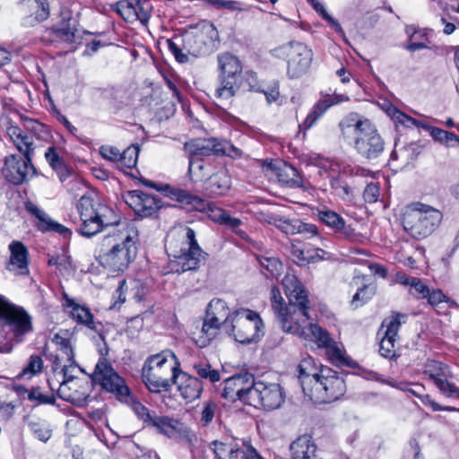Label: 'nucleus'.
Wrapping results in <instances>:
<instances>
[{
    "instance_id": "bb28decb",
    "label": "nucleus",
    "mask_w": 459,
    "mask_h": 459,
    "mask_svg": "<svg viewBox=\"0 0 459 459\" xmlns=\"http://www.w3.org/2000/svg\"><path fill=\"white\" fill-rule=\"evenodd\" d=\"M178 389L181 396L186 402H193L201 396L203 392V383L198 377L184 373L181 370L177 379Z\"/></svg>"
},
{
    "instance_id": "aec40b11",
    "label": "nucleus",
    "mask_w": 459,
    "mask_h": 459,
    "mask_svg": "<svg viewBox=\"0 0 459 459\" xmlns=\"http://www.w3.org/2000/svg\"><path fill=\"white\" fill-rule=\"evenodd\" d=\"M385 112L395 124H400L407 127H411L412 126L417 127L420 126L426 129L429 132L433 139L439 142L440 143L450 145L451 143H455L459 144V136H457L455 134L445 131L438 127L423 125L413 117L402 112L393 105H388Z\"/></svg>"
},
{
    "instance_id": "c9c22d12",
    "label": "nucleus",
    "mask_w": 459,
    "mask_h": 459,
    "mask_svg": "<svg viewBox=\"0 0 459 459\" xmlns=\"http://www.w3.org/2000/svg\"><path fill=\"white\" fill-rule=\"evenodd\" d=\"M220 327L219 325L205 317L202 329L198 333H194L195 343L201 348L206 347L216 336Z\"/></svg>"
},
{
    "instance_id": "9b49d317",
    "label": "nucleus",
    "mask_w": 459,
    "mask_h": 459,
    "mask_svg": "<svg viewBox=\"0 0 459 459\" xmlns=\"http://www.w3.org/2000/svg\"><path fill=\"white\" fill-rule=\"evenodd\" d=\"M185 149L190 155L188 172L195 177L200 175L204 170H209L210 165L199 160L198 157L210 156L212 154L232 155L238 154L239 150L228 142H220L215 138L194 139L185 143Z\"/></svg>"
},
{
    "instance_id": "f3484780",
    "label": "nucleus",
    "mask_w": 459,
    "mask_h": 459,
    "mask_svg": "<svg viewBox=\"0 0 459 459\" xmlns=\"http://www.w3.org/2000/svg\"><path fill=\"white\" fill-rule=\"evenodd\" d=\"M284 402L281 386L276 383L254 381L249 391L248 404L254 407H263L265 410L279 408Z\"/></svg>"
},
{
    "instance_id": "393cba45",
    "label": "nucleus",
    "mask_w": 459,
    "mask_h": 459,
    "mask_svg": "<svg viewBox=\"0 0 459 459\" xmlns=\"http://www.w3.org/2000/svg\"><path fill=\"white\" fill-rule=\"evenodd\" d=\"M210 169L208 170V172ZM207 170H204L200 175H204L202 179L200 177H195L204 182V190L206 195L212 197H217L226 194L231 186V178L228 170L224 167L217 168L209 177L205 178Z\"/></svg>"
},
{
    "instance_id": "4468645a",
    "label": "nucleus",
    "mask_w": 459,
    "mask_h": 459,
    "mask_svg": "<svg viewBox=\"0 0 459 459\" xmlns=\"http://www.w3.org/2000/svg\"><path fill=\"white\" fill-rule=\"evenodd\" d=\"M263 322L259 315L247 308H240L231 313L230 322L225 329L241 343H249L260 337Z\"/></svg>"
},
{
    "instance_id": "f704fd0d",
    "label": "nucleus",
    "mask_w": 459,
    "mask_h": 459,
    "mask_svg": "<svg viewBox=\"0 0 459 459\" xmlns=\"http://www.w3.org/2000/svg\"><path fill=\"white\" fill-rule=\"evenodd\" d=\"M276 175L279 182L288 187L298 188L303 186V178L298 170L288 163L280 166Z\"/></svg>"
},
{
    "instance_id": "ddd939ff",
    "label": "nucleus",
    "mask_w": 459,
    "mask_h": 459,
    "mask_svg": "<svg viewBox=\"0 0 459 459\" xmlns=\"http://www.w3.org/2000/svg\"><path fill=\"white\" fill-rule=\"evenodd\" d=\"M100 358L95 366V369L91 375L92 380L99 384L102 389L111 393L119 402L126 400L131 392L126 381L113 368L110 362L105 358L108 353L107 343L104 347L99 349Z\"/></svg>"
},
{
    "instance_id": "39448f33",
    "label": "nucleus",
    "mask_w": 459,
    "mask_h": 459,
    "mask_svg": "<svg viewBox=\"0 0 459 459\" xmlns=\"http://www.w3.org/2000/svg\"><path fill=\"white\" fill-rule=\"evenodd\" d=\"M180 364L175 353L169 350L152 355L145 360L142 377L151 392L168 390L178 379Z\"/></svg>"
},
{
    "instance_id": "1a4fd4ad",
    "label": "nucleus",
    "mask_w": 459,
    "mask_h": 459,
    "mask_svg": "<svg viewBox=\"0 0 459 459\" xmlns=\"http://www.w3.org/2000/svg\"><path fill=\"white\" fill-rule=\"evenodd\" d=\"M218 85L214 91L215 99L221 103L231 100L242 82V64L238 56L223 52L217 56Z\"/></svg>"
},
{
    "instance_id": "3c124183",
    "label": "nucleus",
    "mask_w": 459,
    "mask_h": 459,
    "mask_svg": "<svg viewBox=\"0 0 459 459\" xmlns=\"http://www.w3.org/2000/svg\"><path fill=\"white\" fill-rule=\"evenodd\" d=\"M217 415H219V406L217 403L212 400L206 401L203 404L200 422L204 427L208 426Z\"/></svg>"
},
{
    "instance_id": "79ce46f5",
    "label": "nucleus",
    "mask_w": 459,
    "mask_h": 459,
    "mask_svg": "<svg viewBox=\"0 0 459 459\" xmlns=\"http://www.w3.org/2000/svg\"><path fill=\"white\" fill-rule=\"evenodd\" d=\"M255 452V449L247 441L236 440L232 446V452L225 459H249Z\"/></svg>"
},
{
    "instance_id": "b1692460",
    "label": "nucleus",
    "mask_w": 459,
    "mask_h": 459,
    "mask_svg": "<svg viewBox=\"0 0 459 459\" xmlns=\"http://www.w3.org/2000/svg\"><path fill=\"white\" fill-rule=\"evenodd\" d=\"M124 199L126 204L141 217L152 216L161 207L160 199L141 190L127 192Z\"/></svg>"
},
{
    "instance_id": "6e6d98bb",
    "label": "nucleus",
    "mask_w": 459,
    "mask_h": 459,
    "mask_svg": "<svg viewBox=\"0 0 459 459\" xmlns=\"http://www.w3.org/2000/svg\"><path fill=\"white\" fill-rule=\"evenodd\" d=\"M375 295V287L365 285L359 289L352 297L351 304L358 307L368 301Z\"/></svg>"
},
{
    "instance_id": "72a5a7b5",
    "label": "nucleus",
    "mask_w": 459,
    "mask_h": 459,
    "mask_svg": "<svg viewBox=\"0 0 459 459\" xmlns=\"http://www.w3.org/2000/svg\"><path fill=\"white\" fill-rule=\"evenodd\" d=\"M149 427L154 428L160 433L171 437L181 432L183 424L173 418L154 415Z\"/></svg>"
},
{
    "instance_id": "052dcab7",
    "label": "nucleus",
    "mask_w": 459,
    "mask_h": 459,
    "mask_svg": "<svg viewBox=\"0 0 459 459\" xmlns=\"http://www.w3.org/2000/svg\"><path fill=\"white\" fill-rule=\"evenodd\" d=\"M135 9L137 21L143 25H146L151 18L152 14V5L149 1H140L137 0L135 2Z\"/></svg>"
},
{
    "instance_id": "6e6552de",
    "label": "nucleus",
    "mask_w": 459,
    "mask_h": 459,
    "mask_svg": "<svg viewBox=\"0 0 459 459\" xmlns=\"http://www.w3.org/2000/svg\"><path fill=\"white\" fill-rule=\"evenodd\" d=\"M77 208L82 221L79 231L84 237L94 236L108 227L118 228L122 223L113 209L100 203H94L89 197L82 196Z\"/></svg>"
},
{
    "instance_id": "13d9d810",
    "label": "nucleus",
    "mask_w": 459,
    "mask_h": 459,
    "mask_svg": "<svg viewBox=\"0 0 459 459\" xmlns=\"http://www.w3.org/2000/svg\"><path fill=\"white\" fill-rule=\"evenodd\" d=\"M326 352L329 359L335 364H346L347 358L342 349L337 344L334 340L326 348Z\"/></svg>"
},
{
    "instance_id": "7ed1b4c3",
    "label": "nucleus",
    "mask_w": 459,
    "mask_h": 459,
    "mask_svg": "<svg viewBox=\"0 0 459 459\" xmlns=\"http://www.w3.org/2000/svg\"><path fill=\"white\" fill-rule=\"evenodd\" d=\"M289 303L285 304L279 289L271 290L272 308L280 321L281 327L284 321L306 320L309 310L307 294L297 276L287 273L281 281Z\"/></svg>"
},
{
    "instance_id": "423d86ee",
    "label": "nucleus",
    "mask_w": 459,
    "mask_h": 459,
    "mask_svg": "<svg viewBox=\"0 0 459 459\" xmlns=\"http://www.w3.org/2000/svg\"><path fill=\"white\" fill-rule=\"evenodd\" d=\"M6 134L13 141L17 149L25 156L23 160L18 155H10L4 160V167L2 169V174L5 179L13 184L20 185L26 179L29 169L35 172L31 164L30 153L33 152L32 139L24 134L21 128L16 126H9L6 129Z\"/></svg>"
},
{
    "instance_id": "412c9836",
    "label": "nucleus",
    "mask_w": 459,
    "mask_h": 459,
    "mask_svg": "<svg viewBox=\"0 0 459 459\" xmlns=\"http://www.w3.org/2000/svg\"><path fill=\"white\" fill-rule=\"evenodd\" d=\"M254 381V376L247 372L234 375L223 381L221 396L232 402L240 400L248 404L249 391Z\"/></svg>"
},
{
    "instance_id": "603ef678",
    "label": "nucleus",
    "mask_w": 459,
    "mask_h": 459,
    "mask_svg": "<svg viewBox=\"0 0 459 459\" xmlns=\"http://www.w3.org/2000/svg\"><path fill=\"white\" fill-rule=\"evenodd\" d=\"M175 200L185 203L187 204H191L193 208L198 211H202L204 209L205 201L198 196H195L190 195L187 191L183 189H178L176 191Z\"/></svg>"
},
{
    "instance_id": "4c0bfd02",
    "label": "nucleus",
    "mask_w": 459,
    "mask_h": 459,
    "mask_svg": "<svg viewBox=\"0 0 459 459\" xmlns=\"http://www.w3.org/2000/svg\"><path fill=\"white\" fill-rule=\"evenodd\" d=\"M77 20L71 16H64L58 28L56 30V36L62 40L74 43L76 41Z\"/></svg>"
},
{
    "instance_id": "2eb2a0df",
    "label": "nucleus",
    "mask_w": 459,
    "mask_h": 459,
    "mask_svg": "<svg viewBox=\"0 0 459 459\" xmlns=\"http://www.w3.org/2000/svg\"><path fill=\"white\" fill-rule=\"evenodd\" d=\"M275 56L287 62V74L290 78H299L305 74L312 63L313 52L305 44L292 41L274 50Z\"/></svg>"
},
{
    "instance_id": "4be33fe9",
    "label": "nucleus",
    "mask_w": 459,
    "mask_h": 459,
    "mask_svg": "<svg viewBox=\"0 0 459 459\" xmlns=\"http://www.w3.org/2000/svg\"><path fill=\"white\" fill-rule=\"evenodd\" d=\"M10 255L5 264V269L14 277H27L30 275V255L25 245L13 240L8 247Z\"/></svg>"
},
{
    "instance_id": "0eeeda50",
    "label": "nucleus",
    "mask_w": 459,
    "mask_h": 459,
    "mask_svg": "<svg viewBox=\"0 0 459 459\" xmlns=\"http://www.w3.org/2000/svg\"><path fill=\"white\" fill-rule=\"evenodd\" d=\"M2 328L7 329L10 340L2 345L3 352H11L13 347L22 343L26 336L34 332L33 317L22 306L2 296Z\"/></svg>"
},
{
    "instance_id": "5701e85b",
    "label": "nucleus",
    "mask_w": 459,
    "mask_h": 459,
    "mask_svg": "<svg viewBox=\"0 0 459 459\" xmlns=\"http://www.w3.org/2000/svg\"><path fill=\"white\" fill-rule=\"evenodd\" d=\"M406 316L400 313L393 314L389 318L383 321L382 326H385L384 336L380 342L379 351L385 358L393 359L396 356V342L398 331Z\"/></svg>"
},
{
    "instance_id": "a19ab883",
    "label": "nucleus",
    "mask_w": 459,
    "mask_h": 459,
    "mask_svg": "<svg viewBox=\"0 0 459 459\" xmlns=\"http://www.w3.org/2000/svg\"><path fill=\"white\" fill-rule=\"evenodd\" d=\"M192 368L195 375L211 383L218 382L221 379L220 372L217 369H212L206 361L195 362Z\"/></svg>"
},
{
    "instance_id": "37998d69",
    "label": "nucleus",
    "mask_w": 459,
    "mask_h": 459,
    "mask_svg": "<svg viewBox=\"0 0 459 459\" xmlns=\"http://www.w3.org/2000/svg\"><path fill=\"white\" fill-rule=\"evenodd\" d=\"M184 46L194 56H200L207 52V46L201 35H188L184 39Z\"/></svg>"
},
{
    "instance_id": "49530a36",
    "label": "nucleus",
    "mask_w": 459,
    "mask_h": 459,
    "mask_svg": "<svg viewBox=\"0 0 459 459\" xmlns=\"http://www.w3.org/2000/svg\"><path fill=\"white\" fill-rule=\"evenodd\" d=\"M139 147L132 145L120 153L117 168L132 169L136 165Z\"/></svg>"
},
{
    "instance_id": "8fccbe9b",
    "label": "nucleus",
    "mask_w": 459,
    "mask_h": 459,
    "mask_svg": "<svg viewBox=\"0 0 459 459\" xmlns=\"http://www.w3.org/2000/svg\"><path fill=\"white\" fill-rule=\"evenodd\" d=\"M18 392L20 394H27L28 399L31 402H35L36 404H45V403L53 404L56 401L54 395L49 396V395L44 394L41 392L40 388H39V387L32 388L30 391L23 387H20L18 389Z\"/></svg>"
},
{
    "instance_id": "e2e57ef3",
    "label": "nucleus",
    "mask_w": 459,
    "mask_h": 459,
    "mask_svg": "<svg viewBox=\"0 0 459 459\" xmlns=\"http://www.w3.org/2000/svg\"><path fill=\"white\" fill-rule=\"evenodd\" d=\"M43 368V360L39 355H31L30 357V360L28 365L24 368L20 376H25L30 374V376L36 375L42 370Z\"/></svg>"
},
{
    "instance_id": "473e14b6",
    "label": "nucleus",
    "mask_w": 459,
    "mask_h": 459,
    "mask_svg": "<svg viewBox=\"0 0 459 459\" xmlns=\"http://www.w3.org/2000/svg\"><path fill=\"white\" fill-rule=\"evenodd\" d=\"M299 378L305 394L315 383L316 378H317L320 374V369L316 368L313 358L307 357L300 361L299 365Z\"/></svg>"
},
{
    "instance_id": "c85d7f7f",
    "label": "nucleus",
    "mask_w": 459,
    "mask_h": 459,
    "mask_svg": "<svg viewBox=\"0 0 459 459\" xmlns=\"http://www.w3.org/2000/svg\"><path fill=\"white\" fill-rule=\"evenodd\" d=\"M291 459H316V446L308 435L295 439L290 446Z\"/></svg>"
},
{
    "instance_id": "20e7f679",
    "label": "nucleus",
    "mask_w": 459,
    "mask_h": 459,
    "mask_svg": "<svg viewBox=\"0 0 459 459\" xmlns=\"http://www.w3.org/2000/svg\"><path fill=\"white\" fill-rule=\"evenodd\" d=\"M166 249L170 257L169 266L173 273H182L196 270L204 260L205 253L199 247L193 229H182L177 238H172Z\"/></svg>"
},
{
    "instance_id": "864d4df0",
    "label": "nucleus",
    "mask_w": 459,
    "mask_h": 459,
    "mask_svg": "<svg viewBox=\"0 0 459 459\" xmlns=\"http://www.w3.org/2000/svg\"><path fill=\"white\" fill-rule=\"evenodd\" d=\"M309 2L313 8L316 10V12L327 22L330 23V25L340 34H344V31L341 26V24L338 22L337 20L333 18L325 8L324 4L320 3L318 0H307Z\"/></svg>"
},
{
    "instance_id": "de8ad7c7",
    "label": "nucleus",
    "mask_w": 459,
    "mask_h": 459,
    "mask_svg": "<svg viewBox=\"0 0 459 459\" xmlns=\"http://www.w3.org/2000/svg\"><path fill=\"white\" fill-rule=\"evenodd\" d=\"M52 342L67 356L68 361L74 362V354L67 332H59L56 333Z\"/></svg>"
},
{
    "instance_id": "338daca9",
    "label": "nucleus",
    "mask_w": 459,
    "mask_h": 459,
    "mask_svg": "<svg viewBox=\"0 0 459 459\" xmlns=\"http://www.w3.org/2000/svg\"><path fill=\"white\" fill-rule=\"evenodd\" d=\"M379 196V186L377 184H368L364 192L363 198L367 203H376Z\"/></svg>"
},
{
    "instance_id": "5fc2aeb1",
    "label": "nucleus",
    "mask_w": 459,
    "mask_h": 459,
    "mask_svg": "<svg viewBox=\"0 0 459 459\" xmlns=\"http://www.w3.org/2000/svg\"><path fill=\"white\" fill-rule=\"evenodd\" d=\"M261 266L268 272L266 277H278L283 265L278 258L263 256L259 259Z\"/></svg>"
},
{
    "instance_id": "2f4dec72",
    "label": "nucleus",
    "mask_w": 459,
    "mask_h": 459,
    "mask_svg": "<svg viewBox=\"0 0 459 459\" xmlns=\"http://www.w3.org/2000/svg\"><path fill=\"white\" fill-rule=\"evenodd\" d=\"M319 220L349 238L354 239L356 234L351 227L345 226L344 220L335 212L325 209L318 212Z\"/></svg>"
},
{
    "instance_id": "bf43d9fd",
    "label": "nucleus",
    "mask_w": 459,
    "mask_h": 459,
    "mask_svg": "<svg viewBox=\"0 0 459 459\" xmlns=\"http://www.w3.org/2000/svg\"><path fill=\"white\" fill-rule=\"evenodd\" d=\"M235 442L236 440L229 443L215 440L211 443L210 446L218 459H225L232 452V446Z\"/></svg>"
},
{
    "instance_id": "c756f323",
    "label": "nucleus",
    "mask_w": 459,
    "mask_h": 459,
    "mask_svg": "<svg viewBox=\"0 0 459 459\" xmlns=\"http://www.w3.org/2000/svg\"><path fill=\"white\" fill-rule=\"evenodd\" d=\"M205 317L220 326L223 325L224 329H226L228 323L230 322L231 314L230 313V308L224 300L221 299H213L207 306Z\"/></svg>"
},
{
    "instance_id": "69168bd1",
    "label": "nucleus",
    "mask_w": 459,
    "mask_h": 459,
    "mask_svg": "<svg viewBox=\"0 0 459 459\" xmlns=\"http://www.w3.org/2000/svg\"><path fill=\"white\" fill-rule=\"evenodd\" d=\"M45 158L53 169L65 163L54 146H49L46 150Z\"/></svg>"
},
{
    "instance_id": "cd10ccee",
    "label": "nucleus",
    "mask_w": 459,
    "mask_h": 459,
    "mask_svg": "<svg viewBox=\"0 0 459 459\" xmlns=\"http://www.w3.org/2000/svg\"><path fill=\"white\" fill-rule=\"evenodd\" d=\"M349 100V97L343 94L329 95L320 100L307 116L303 125L306 128H310L316 120L332 106Z\"/></svg>"
},
{
    "instance_id": "a18cd8bd",
    "label": "nucleus",
    "mask_w": 459,
    "mask_h": 459,
    "mask_svg": "<svg viewBox=\"0 0 459 459\" xmlns=\"http://www.w3.org/2000/svg\"><path fill=\"white\" fill-rule=\"evenodd\" d=\"M34 2L38 4L39 10H38L35 16L29 15L23 19L22 25L25 27H33L48 19L49 15V7L46 0H34Z\"/></svg>"
},
{
    "instance_id": "774afa93",
    "label": "nucleus",
    "mask_w": 459,
    "mask_h": 459,
    "mask_svg": "<svg viewBox=\"0 0 459 459\" xmlns=\"http://www.w3.org/2000/svg\"><path fill=\"white\" fill-rule=\"evenodd\" d=\"M100 153L101 156L110 161H117L118 163L120 152L114 146H101L100 148Z\"/></svg>"
},
{
    "instance_id": "58836bf2",
    "label": "nucleus",
    "mask_w": 459,
    "mask_h": 459,
    "mask_svg": "<svg viewBox=\"0 0 459 459\" xmlns=\"http://www.w3.org/2000/svg\"><path fill=\"white\" fill-rule=\"evenodd\" d=\"M28 426L34 437L43 443H47L52 437L53 429L46 420L30 418Z\"/></svg>"
},
{
    "instance_id": "09e8293b",
    "label": "nucleus",
    "mask_w": 459,
    "mask_h": 459,
    "mask_svg": "<svg viewBox=\"0 0 459 459\" xmlns=\"http://www.w3.org/2000/svg\"><path fill=\"white\" fill-rule=\"evenodd\" d=\"M428 304L432 307L436 308L437 312L441 314L439 308H441V304L446 303L448 307H452L455 305L454 300L447 298L440 290H432L429 291V295H427Z\"/></svg>"
},
{
    "instance_id": "a211bd4d",
    "label": "nucleus",
    "mask_w": 459,
    "mask_h": 459,
    "mask_svg": "<svg viewBox=\"0 0 459 459\" xmlns=\"http://www.w3.org/2000/svg\"><path fill=\"white\" fill-rule=\"evenodd\" d=\"M309 318L308 310H307L306 320L284 321L281 329L285 333L298 335L305 340L313 341L318 347L325 349L331 344L333 339L327 331L317 324L308 323Z\"/></svg>"
},
{
    "instance_id": "ea45409f",
    "label": "nucleus",
    "mask_w": 459,
    "mask_h": 459,
    "mask_svg": "<svg viewBox=\"0 0 459 459\" xmlns=\"http://www.w3.org/2000/svg\"><path fill=\"white\" fill-rule=\"evenodd\" d=\"M121 403L128 405L129 407L132 408V410L134 411V412L136 414V416L142 420L144 424H146L147 426H149L154 417V415H152L150 411L148 410V408H146L144 405H143L134 396V394H132V392H130L128 394V397L127 399L126 400H121L120 401Z\"/></svg>"
},
{
    "instance_id": "e433bc0d",
    "label": "nucleus",
    "mask_w": 459,
    "mask_h": 459,
    "mask_svg": "<svg viewBox=\"0 0 459 459\" xmlns=\"http://www.w3.org/2000/svg\"><path fill=\"white\" fill-rule=\"evenodd\" d=\"M26 211L37 219L36 227L42 232L50 231L53 221L48 214L37 206L34 203L27 201L24 204Z\"/></svg>"
},
{
    "instance_id": "f257e3e1",
    "label": "nucleus",
    "mask_w": 459,
    "mask_h": 459,
    "mask_svg": "<svg viewBox=\"0 0 459 459\" xmlns=\"http://www.w3.org/2000/svg\"><path fill=\"white\" fill-rule=\"evenodd\" d=\"M138 231L127 221H123L112 233L105 236L103 246L108 249L100 255V264L112 272H124L137 254Z\"/></svg>"
},
{
    "instance_id": "f8f14e48",
    "label": "nucleus",
    "mask_w": 459,
    "mask_h": 459,
    "mask_svg": "<svg viewBox=\"0 0 459 459\" xmlns=\"http://www.w3.org/2000/svg\"><path fill=\"white\" fill-rule=\"evenodd\" d=\"M346 390L345 381L336 371L327 367L320 368V374L305 395L316 403L338 400Z\"/></svg>"
},
{
    "instance_id": "9d476101",
    "label": "nucleus",
    "mask_w": 459,
    "mask_h": 459,
    "mask_svg": "<svg viewBox=\"0 0 459 459\" xmlns=\"http://www.w3.org/2000/svg\"><path fill=\"white\" fill-rule=\"evenodd\" d=\"M437 209L422 203H412L405 208L403 215L404 230L415 238L429 236L442 221Z\"/></svg>"
},
{
    "instance_id": "680f3d73",
    "label": "nucleus",
    "mask_w": 459,
    "mask_h": 459,
    "mask_svg": "<svg viewBox=\"0 0 459 459\" xmlns=\"http://www.w3.org/2000/svg\"><path fill=\"white\" fill-rule=\"evenodd\" d=\"M203 211H207L208 216L217 223H223L225 221V216L227 215V212L223 209L216 206L212 203H209L205 201L204 209Z\"/></svg>"
},
{
    "instance_id": "c03bdc74",
    "label": "nucleus",
    "mask_w": 459,
    "mask_h": 459,
    "mask_svg": "<svg viewBox=\"0 0 459 459\" xmlns=\"http://www.w3.org/2000/svg\"><path fill=\"white\" fill-rule=\"evenodd\" d=\"M115 10L126 22H134L137 21L135 3L122 0L117 2L113 7Z\"/></svg>"
},
{
    "instance_id": "6ab92c4d",
    "label": "nucleus",
    "mask_w": 459,
    "mask_h": 459,
    "mask_svg": "<svg viewBox=\"0 0 459 459\" xmlns=\"http://www.w3.org/2000/svg\"><path fill=\"white\" fill-rule=\"evenodd\" d=\"M309 318L308 310H307L306 320L284 321L281 329L285 333L298 335L305 340L313 341L318 347L325 349L331 344L333 339L327 331L317 324L308 323Z\"/></svg>"
},
{
    "instance_id": "dca6fc26",
    "label": "nucleus",
    "mask_w": 459,
    "mask_h": 459,
    "mask_svg": "<svg viewBox=\"0 0 459 459\" xmlns=\"http://www.w3.org/2000/svg\"><path fill=\"white\" fill-rule=\"evenodd\" d=\"M422 373L444 396L459 398V387L451 381L453 374L449 366L438 360L427 359L423 364Z\"/></svg>"
},
{
    "instance_id": "f03ea898",
    "label": "nucleus",
    "mask_w": 459,
    "mask_h": 459,
    "mask_svg": "<svg viewBox=\"0 0 459 459\" xmlns=\"http://www.w3.org/2000/svg\"><path fill=\"white\" fill-rule=\"evenodd\" d=\"M339 126L342 136L352 143L362 158L372 160L383 153L385 142L369 119L351 113L340 122Z\"/></svg>"
},
{
    "instance_id": "4d7b16f0",
    "label": "nucleus",
    "mask_w": 459,
    "mask_h": 459,
    "mask_svg": "<svg viewBox=\"0 0 459 459\" xmlns=\"http://www.w3.org/2000/svg\"><path fill=\"white\" fill-rule=\"evenodd\" d=\"M205 4L217 10L226 9L229 11L245 10L243 4L235 0H204Z\"/></svg>"
},
{
    "instance_id": "a878e982",
    "label": "nucleus",
    "mask_w": 459,
    "mask_h": 459,
    "mask_svg": "<svg viewBox=\"0 0 459 459\" xmlns=\"http://www.w3.org/2000/svg\"><path fill=\"white\" fill-rule=\"evenodd\" d=\"M62 296L65 300V308L71 309L69 311L70 316L73 319H74L77 323L83 324L87 325L90 329L98 332L100 339L103 341V342H105L104 335L100 332V327L101 326V325L100 323L96 324L93 321V316L91 313L90 309L84 306L76 303L72 298L68 296L66 292H63Z\"/></svg>"
},
{
    "instance_id": "0e129e2a",
    "label": "nucleus",
    "mask_w": 459,
    "mask_h": 459,
    "mask_svg": "<svg viewBox=\"0 0 459 459\" xmlns=\"http://www.w3.org/2000/svg\"><path fill=\"white\" fill-rule=\"evenodd\" d=\"M429 288L419 278L414 280L410 289V293L418 299H423L429 295Z\"/></svg>"
},
{
    "instance_id": "7c9ffc66",
    "label": "nucleus",
    "mask_w": 459,
    "mask_h": 459,
    "mask_svg": "<svg viewBox=\"0 0 459 459\" xmlns=\"http://www.w3.org/2000/svg\"><path fill=\"white\" fill-rule=\"evenodd\" d=\"M70 365H65L62 368V373L64 375V380L61 382L59 389H58V395L60 398H62L65 401L68 402H74L76 400H79L81 398L85 399L86 394L84 393H82V394H78L75 391L74 393L69 392L73 387H75L77 385V381H74L73 376H71V371L75 365V360L74 359V362L69 361Z\"/></svg>"
}]
</instances>
